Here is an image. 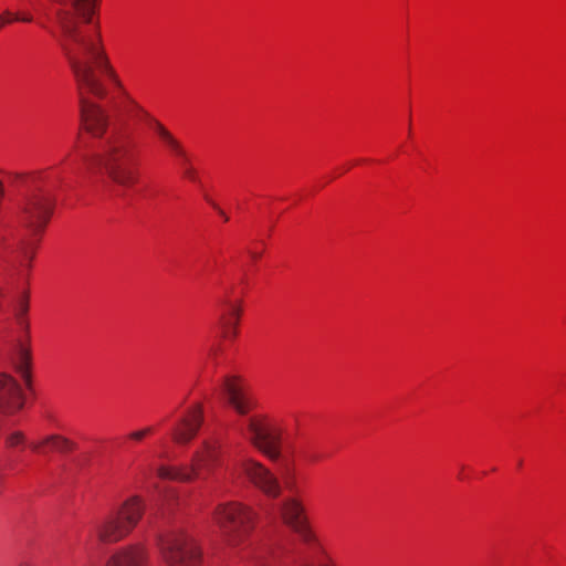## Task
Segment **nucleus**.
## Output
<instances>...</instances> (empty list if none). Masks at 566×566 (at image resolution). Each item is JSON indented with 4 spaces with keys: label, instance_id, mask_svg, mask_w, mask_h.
<instances>
[{
    "label": "nucleus",
    "instance_id": "f03ea898",
    "mask_svg": "<svg viewBox=\"0 0 566 566\" xmlns=\"http://www.w3.org/2000/svg\"><path fill=\"white\" fill-rule=\"evenodd\" d=\"M35 176L24 177L22 180L27 193L21 205L20 220L28 233L19 244L15 261L18 266L27 270L31 269L35 255L38 240L33 238L42 233L53 209L51 198L35 186Z\"/></svg>",
    "mask_w": 566,
    "mask_h": 566
},
{
    "label": "nucleus",
    "instance_id": "ddd939ff",
    "mask_svg": "<svg viewBox=\"0 0 566 566\" xmlns=\"http://www.w3.org/2000/svg\"><path fill=\"white\" fill-rule=\"evenodd\" d=\"M24 406V395L18 381L8 374H0V412L13 415Z\"/></svg>",
    "mask_w": 566,
    "mask_h": 566
},
{
    "label": "nucleus",
    "instance_id": "dca6fc26",
    "mask_svg": "<svg viewBox=\"0 0 566 566\" xmlns=\"http://www.w3.org/2000/svg\"><path fill=\"white\" fill-rule=\"evenodd\" d=\"M151 129L178 159L188 163V154L181 143L160 122H151Z\"/></svg>",
    "mask_w": 566,
    "mask_h": 566
},
{
    "label": "nucleus",
    "instance_id": "6e6552de",
    "mask_svg": "<svg viewBox=\"0 0 566 566\" xmlns=\"http://www.w3.org/2000/svg\"><path fill=\"white\" fill-rule=\"evenodd\" d=\"M219 457V447L216 442L206 441L192 460L191 472H186L176 468L159 467L157 474L164 480L190 481L192 478H200L201 470L209 469L217 462Z\"/></svg>",
    "mask_w": 566,
    "mask_h": 566
},
{
    "label": "nucleus",
    "instance_id": "a211bd4d",
    "mask_svg": "<svg viewBox=\"0 0 566 566\" xmlns=\"http://www.w3.org/2000/svg\"><path fill=\"white\" fill-rule=\"evenodd\" d=\"M239 319L240 310L235 306H231L230 312L221 316L220 325L224 338H234L237 336Z\"/></svg>",
    "mask_w": 566,
    "mask_h": 566
},
{
    "label": "nucleus",
    "instance_id": "bb28decb",
    "mask_svg": "<svg viewBox=\"0 0 566 566\" xmlns=\"http://www.w3.org/2000/svg\"><path fill=\"white\" fill-rule=\"evenodd\" d=\"M217 209H218L219 213L221 214V218H224V220L227 221L228 217L224 214V212L219 208H217Z\"/></svg>",
    "mask_w": 566,
    "mask_h": 566
},
{
    "label": "nucleus",
    "instance_id": "f8f14e48",
    "mask_svg": "<svg viewBox=\"0 0 566 566\" xmlns=\"http://www.w3.org/2000/svg\"><path fill=\"white\" fill-rule=\"evenodd\" d=\"M203 423V407L196 403L189 407L172 430V438L177 443H189L198 433Z\"/></svg>",
    "mask_w": 566,
    "mask_h": 566
},
{
    "label": "nucleus",
    "instance_id": "393cba45",
    "mask_svg": "<svg viewBox=\"0 0 566 566\" xmlns=\"http://www.w3.org/2000/svg\"><path fill=\"white\" fill-rule=\"evenodd\" d=\"M28 311V298L27 296H23L20 302H19V305H18V312L20 314H25Z\"/></svg>",
    "mask_w": 566,
    "mask_h": 566
},
{
    "label": "nucleus",
    "instance_id": "5701e85b",
    "mask_svg": "<svg viewBox=\"0 0 566 566\" xmlns=\"http://www.w3.org/2000/svg\"><path fill=\"white\" fill-rule=\"evenodd\" d=\"M153 432V428H144L142 430L133 431L128 434V438L135 441H142L147 434Z\"/></svg>",
    "mask_w": 566,
    "mask_h": 566
},
{
    "label": "nucleus",
    "instance_id": "412c9836",
    "mask_svg": "<svg viewBox=\"0 0 566 566\" xmlns=\"http://www.w3.org/2000/svg\"><path fill=\"white\" fill-rule=\"evenodd\" d=\"M27 442L25 434L22 431L13 430L6 434L4 443L8 448H17Z\"/></svg>",
    "mask_w": 566,
    "mask_h": 566
},
{
    "label": "nucleus",
    "instance_id": "a878e982",
    "mask_svg": "<svg viewBox=\"0 0 566 566\" xmlns=\"http://www.w3.org/2000/svg\"><path fill=\"white\" fill-rule=\"evenodd\" d=\"M18 566H34L33 564H31L30 562L28 560H22L18 564Z\"/></svg>",
    "mask_w": 566,
    "mask_h": 566
},
{
    "label": "nucleus",
    "instance_id": "4468645a",
    "mask_svg": "<svg viewBox=\"0 0 566 566\" xmlns=\"http://www.w3.org/2000/svg\"><path fill=\"white\" fill-rule=\"evenodd\" d=\"M147 555L143 546L132 545L113 554L105 566H145Z\"/></svg>",
    "mask_w": 566,
    "mask_h": 566
},
{
    "label": "nucleus",
    "instance_id": "c756f323",
    "mask_svg": "<svg viewBox=\"0 0 566 566\" xmlns=\"http://www.w3.org/2000/svg\"><path fill=\"white\" fill-rule=\"evenodd\" d=\"M40 25H41L42 28H46V25H45V23H44V22H40Z\"/></svg>",
    "mask_w": 566,
    "mask_h": 566
},
{
    "label": "nucleus",
    "instance_id": "2eb2a0df",
    "mask_svg": "<svg viewBox=\"0 0 566 566\" xmlns=\"http://www.w3.org/2000/svg\"><path fill=\"white\" fill-rule=\"evenodd\" d=\"M30 448L39 453L45 454L48 451L70 452L75 448V443L65 437L50 434L38 442L30 444Z\"/></svg>",
    "mask_w": 566,
    "mask_h": 566
},
{
    "label": "nucleus",
    "instance_id": "0eeeda50",
    "mask_svg": "<svg viewBox=\"0 0 566 566\" xmlns=\"http://www.w3.org/2000/svg\"><path fill=\"white\" fill-rule=\"evenodd\" d=\"M247 429L250 442L262 451L271 460H277L281 455L280 430L268 422L263 416H254L247 420Z\"/></svg>",
    "mask_w": 566,
    "mask_h": 566
},
{
    "label": "nucleus",
    "instance_id": "f257e3e1",
    "mask_svg": "<svg viewBox=\"0 0 566 566\" xmlns=\"http://www.w3.org/2000/svg\"><path fill=\"white\" fill-rule=\"evenodd\" d=\"M97 1L73 0L71 9L55 11L61 31L60 42L78 86L83 125L95 137L106 130L107 116L87 95L97 98L106 96V87L99 78L102 74L122 87V81L106 53L99 24L91 25Z\"/></svg>",
    "mask_w": 566,
    "mask_h": 566
},
{
    "label": "nucleus",
    "instance_id": "423d86ee",
    "mask_svg": "<svg viewBox=\"0 0 566 566\" xmlns=\"http://www.w3.org/2000/svg\"><path fill=\"white\" fill-rule=\"evenodd\" d=\"M255 513L238 503L221 505L216 512V520L226 541L230 545L241 543L253 528Z\"/></svg>",
    "mask_w": 566,
    "mask_h": 566
},
{
    "label": "nucleus",
    "instance_id": "b1692460",
    "mask_svg": "<svg viewBox=\"0 0 566 566\" xmlns=\"http://www.w3.org/2000/svg\"><path fill=\"white\" fill-rule=\"evenodd\" d=\"M31 6L34 7L35 11L40 14V15H43L44 18H49V11H48V8L44 6V3L42 2H31Z\"/></svg>",
    "mask_w": 566,
    "mask_h": 566
},
{
    "label": "nucleus",
    "instance_id": "7ed1b4c3",
    "mask_svg": "<svg viewBox=\"0 0 566 566\" xmlns=\"http://www.w3.org/2000/svg\"><path fill=\"white\" fill-rule=\"evenodd\" d=\"M101 151L93 155H81L88 170L104 167L109 178L119 186L129 187L135 184L136 175L128 168L125 160L130 154L132 144L124 135H114L101 145Z\"/></svg>",
    "mask_w": 566,
    "mask_h": 566
},
{
    "label": "nucleus",
    "instance_id": "9b49d317",
    "mask_svg": "<svg viewBox=\"0 0 566 566\" xmlns=\"http://www.w3.org/2000/svg\"><path fill=\"white\" fill-rule=\"evenodd\" d=\"M280 514L283 522L297 533L304 542L311 543L314 541L315 536L310 530L304 515V506L297 499H285L280 505Z\"/></svg>",
    "mask_w": 566,
    "mask_h": 566
},
{
    "label": "nucleus",
    "instance_id": "20e7f679",
    "mask_svg": "<svg viewBox=\"0 0 566 566\" xmlns=\"http://www.w3.org/2000/svg\"><path fill=\"white\" fill-rule=\"evenodd\" d=\"M144 507L138 496L125 501L120 507L96 525L98 539L104 543H115L127 536L139 522Z\"/></svg>",
    "mask_w": 566,
    "mask_h": 566
},
{
    "label": "nucleus",
    "instance_id": "aec40b11",
    "mask_svg": "<svg viewBox=\"0 0 566 566\" xmlns=\"http://www.w3.org/2000/svg\"><path fill=\"white\" fill-rule=\"evenodd\" d=\"M12 21H21V22H32L33 15L31 13H12L10 11H4L0 18V27L10 23Z\"/></svg>",
    "mask_w": 566,
    "mask_h": 566
},
{
    "label": "nucleus",
    "instance_id": "9d476101",
    "mask_svg": "<svg viewBox=\"0 0 566 566\" xmlns=\"http://www.w3.org/2000/svg\"><path fill=\"white\" fill-rule=\"evenodd\" d=\"M239 468L249 481L269 497H277L282 488L279 479L263 464L252 459H244Z\"/></svg>",
    "mask_w": 566,
    "mask_h": 566
},
{
    "label": "nucleus",
    "instance_id": "1a4fd4ad",
    "mask_svg": "<svg viewBox=\"0 0 566 566\" xmlns=\"http://www.w3.org/2000/svg\"><path fill=\"white\" fill-rule=\"evenodd\" d=\"M221 387L228 405L238 415H248L251 410L256 408L258 400L241 377L226 376Z\"/></svg>",
    "mask_w": 566,
    "mask_h": 566
},
{
    "label": "nucleus",
    "instance_id": "4be33fe9",
    "mask_svg": "<svg viewBox=\"0 0 566 566\" xmlns=\"http://www.w3.org/2000/svg\"><path fill=\"white\" fill-rule=\"evenodd\" d=\"M180 160V167L182 169V174L186 178L196 181L197 180V171L195 168L190 165V158L188 157V163L184 164L181 159Z\"/></svg>",
    "mask_w": 566,
    "mask_h": 566
},
{
    "label": "nucleus",
    "instance_id": "c85d7f7f",
    "mask_svg": "<svg viewBox=\"0 0 566 566\" xmlns=\"http://www.w3.org/2000/svg\"><path fill=\"white\" fill-rule=\"evenodd\" d=\"M217 353V349L216 348H212L211 349V355H214Z\"/></svg>",
    "mask_w": 566,
    "mask_h": 566
},
{
    "label": "nucleus",
    "instance_id": "6ab92c4d",
    "mask_svg": "<svg viewBox=\"0 0 566 566\" xmlns=\"http://www.w3.org/2000/svg\"><path fill=\"white\" fill-rule=\"evenodd\" d=\"M30 361H31L30 350L28 348L21 346L18 350L14 365H15V369L20 373V375L23 378L27 386L31 385Z\"/></svg>",
    "mask_w": 566,
    "mask_h": 566
},
{
    "label": "nucleus",
    "instance_id": "39448f33",
    "mask_svg": "<svg viewBox=\"0 0 566 566\" xmlns=\"http://www.w3.org/2000/svg\"><path fill=\"white\" fill-rule=\"evenodd\" d=\"M159 549L167 566H201L202 553L197 541L184 531H172L159 539Z\"/></svg>",
    "mask_w": 566,
    "mask_h": 566
},
{
    "label": "nucleus",
    "instance_id": "f3484780",
    "mask_svg": "<svg viewBox=\"0 0 566 566\" xmlns=\"http://www.w3.org/2000/svg\"><path fill=\"white\" fill-rule=\"evenodd\" d=\"M109 81L117 87L124 97L123 102V111L137 120L145 122L149 128L151 129V122H158L155 117H153L146 109H144L125 90L124 86H117L111 78Z\"/></svg>",
    "mask_w": 566,
    "mask_h": 566
},
{
    "label": "nucleus",
    "instance_id": "cd10ccee",
    "mask_svg": "<svg viewBox=\"0 0 566 566\" xmlns=\"http://www.w3.org/2000/svg\"><path fill=\"white\" fill-rule=\"evenodd\" d=\"M250 254H251V256H252L253 259H259V258H260V255H261L260 253H256V252H250Z\"/></svg>",
    "mask_w": 566,
    "mask_h": 566
}]
</instances>
